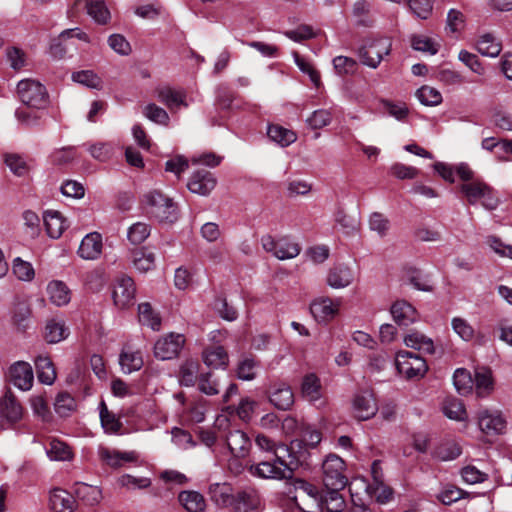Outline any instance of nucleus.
I'll return each instance as SVG.
<instances>
[{
  "instance_id": "nucleus-1",
  "label": "nucleus",
  "mask_w": 512,
  "mask_h": 512,
  "mask_svg": "<svg viewBox=\"0 0 512 512\" xmlns=\"http://www.w3.org/2000/svg\"><path fill=\"white\" fill-rule=\"evenodd\" d=\"M294 457L285 445H280L271 456L250 466L252 475L263 479L289 480L294 475Z\"/></svg>"
},
{
  "instance_id": "nucleus-2",
  "label": "nucleus",
  "mask_w": 512,
  "mask_h": 512,
  "mask_svg": "<svg viewBox=\"0 0 512 512\" xmlns=\"http://www.w3.org/2000/svg\"><path fill=\"white\" fill-rule=\"evenodd\" d=\"M392 42L387 37H368L363 41L359 49V57L362 64L377 68L384 56L391 52Z\"/></svg>"
},
{
  "instance_id": "nucleus-3",
  "label": "nucleus",
  "mask_w": 512,
  "mask_h": 512,
  "mask_svg": "<svg viewBox=\"0 0 512 512\" xmlns=\"http://www.w3.org/2000/svg\"><path fill=\"white\" fill-rule=\"evenodd\" d=\"M17 94L20 101L32 109H44L49 103V97L44 85L33 79H23L17 84Z\"/></svg>"
},
{
  "instance_id": "nucleus-4",
  "label": "nucleus",
  "mask_w": 512,
  "mask_h": 512,
  "mask_svg": "<svg viewBox=\"0 0 512 512\" xmlns=\"http://www.w3.org/2000/svg\"><path fill=\"white\" fill-rule=\"evenodd\" d=\"M149 213L159 222L173 223L178 218V209L173 200L159 191H151L145 195Z\"/></svg>"
},
{
  "instance_id": "nucleus-5",
  "label": "nucleus",
  "mask_w": 512,
  "mask_h": 512,
  "mask_svg": "<svg viewBox=\"0 0 512 512\" xmlns=\"http://www.w3.org/2000/svg\"><path fill=\"white\" fill-rule=\"evenodd\" d=\"M460 190L472 205L480 201L482 206L488 210H494L498 206V198L492 189L482 181L465 182L460 186Z\"/></svg>"
},
{
  "instance_id": "nucleus-6",
  "label": "nucleus",
  "mask_w": 512,
  "mask_h": 512,
  "mask_svg": "<svg viewBox=\"0 0 512 512\" xmlns=\"http://www.w3.org/2000/svg\"><path fill=\"white\" fill-rule=\"evenodd\" d=\"M261 245L266 252L279 260L293 259L301 251L299 244L286 236L275 239L271 235H264L261 237Z\"/></svg>"
},
{
  "instance_id": "nucleus-7",
  "label": "nucleus",
  "mask_w": 512,
  "mask_h": 512,
  "mask_svg": "<svg viewBox=\"0 0 512 512\" xmlns=\"http://www.w3.org/2000/svg\"><path fill=\"white\" fill-rule=\"evenodd\" d=\"M323 484L334 489H343L348 482L345 475V463L339 456L330 454L322 464Z\"/></svg>"
},
{
  "instance_id": "nucleus-8",
  "label": "nucleus",
  "mask_w": 512,
  "mask_h": 512,
  "mask_svg": "<svg viewBox=\"0 0 512 512\" xmlns=\"http://www.w3.org/2000/svg\"><path fill=\"white\" fill-rule=\"evenodd\" d=\"M296 489L298 494L295 496V502L300 510L303 512H321L324 491H320L316 486L306 481H299Z\"/></svg>"
},
{
  "instance_id": "nucleus-9",
  "label": "nucleus",
  "mask_w": 512,
  "mask_h": 512,
  "mask_svg": "<svg viewBox=\"0 0 512 512\" xmlns=\"http://www.w3.org/2000/svg\"><path fill=\"white\" fill-rule=\"evenodd\" d=\"M395 362L398 372L408 379L423 377L428 369L424 358L409 351H399Z\"/></svg>"
},
{
  "instance_id": "nucleus-10",
  "label": "nucleus",
  "mask_w": 512,
  "mask_h": 512,
  "mask_svg": "<svg viewBox=\"0 0 512 512\" xmlns=\"http://www.w3.org/2000/svg\"><path fill=\"white\" fill-rule=\"evenodd\" d=\"M185 344V337L179 333H169L159 338L154 345V355L160 360H170L178 356Z\"/></svg>"
},
{
  "instance_id": "nucleus-11",
  "label": "nucleus",
  "mask_w": 512,
  "mask_h": 512,
  "mask_svg": "<svg viewBox=\"0 0 512 512\" xmlns=\"http://www.w3.org/2000/svg\"><path fill=\"white\" fill-rule=\"evenodd\" d=\"M341 305V298L318 297L312 301L310 311L318 323H328L338 315Z\"/></svg>"
},
{
  "instance_id": "nucleus-12",
  "label": "nucleus",
  "mask_w": 512,
  "mask_h": 512,
  "mask_svg": "<svg viewBox=\"0 0 512 512\" xmlns=\"http://www.w3.org/2000/svg\"><path fill=\"white\" fill-rule=\"evenodd\" d=\"M352 412L359 421L371 419L378 412V404L372 391L357 393L352 400Z\"/></svg>"
},
{
  "instance_id": "nucleus-13",
  "label": "nucleus",
  "mask_w": 512,
  "mask_h": 512,
  "mask_svg": "<svg viewBox=\"0 0 512 512\" xmlns=\"http://www.w3.org/2000/svg\"><path fill=\"white\" fill-rule=\"evenodd\" d=\"M135 292V284L131 277L121 276L117 278L112 291L115 306L120 309H125L133 305Z\"/></svg>"
},
{
  "instance_id": "nucleus-14",
  "label": "nucleus",
  "mask_w": 512,
  "mask_h": 512,
  "mask_svg": "<svg viewBox=\"0 0 512 512\" xmlns=\"http://www.w3.org/2000/svg\"><path fill=\"white\" fill-rule=\"evenodd\" d=\"M269 402L278 410H289L294 404V393L291 386L284 381L271 383L268 389Z\"/></svg>"
},
{
  "instance_id": "nucleus-15",
  "label": "nucleus",
  "mask_w": 512,
  "mask_h": 512,
  "mask_svg": "<svg viewBox=\"0 0 512 512\" xmlns=\"http://www.w3.org/2000/svg\"><path fill=\"white\" fill-rule=\"evenodd\" d=\"M506 420L498 411L482 410L478 414V426L480 430L488 435L495 436L502 434L506 429Z\"/></svg>"
},
{
  "instance_id": "nucleus-16",
  "label": "nucleus",
  "mask_w": 512,
  "mask_h": 512,
  "mask_svg": "<svg viewBox=\"0 0 512 512\" xmlns=\"http://www.w3.org/2000/svg\"><path fill=\"white\" fill-rule=\"evenodd\" d=\"M217 180L214 174L206 169H199L195 171L188 183V189L195 194L207 196L215 188Z\"/></svg>"
},
{
  "instance_id": "nucleus-17",
  "label": "nucleus",
  "mask_w": 512,
  "mask_h": 512,
  "mask_svg": "<svg viewBox=\"0 0 512 512\" xmlns=\"http://www.w3.org/2000/svg\"><path fill=\"white\" fill-rule=\"evenodd\" d=\"M9 375L10 381L20 390L28 391L32 388L34 374L29 363L24 361L14 363L9 369Z\"/></svg>"
},
{
  "instance_id": "nucleus-18",
  "label": "nucleus",
  "mask_w": 512,
  "mask_h": 512,
  "mask_svg": "<svg viewBox=\"0 0 512 512\" xmlns=\"http://www.w3.org/2000/svg\"><path fill=\"white\" fill-rule=\"evenodd\" d=\"M0 416L9 425L19 422L23 417V407L10 391L0 399Z\"/></svg>"
},
{
  "instance_id": "nucleus-19",
  "label": "nucleus",
  "mask_w": 512,
  "mask_h": 512,
  "mask_svg": "<svg viewBox=\"0 0 512 512\" xmlns=\"http://www.w3.org/2000/svg\"><path fill=\"white\" fill-rule=\"evenodd\" d=\"M226 444L232 455L238 458L246 457L251 448V440L242 430L231 428L226 437Z\"/></svg>"
},
{
  "instance_id": "nucleus-20",
  "label": "nucleus",
  "mask_w": 512,
  "mask_h": 512,
  "mask_svg": "<svg viewBox=\"0 0 512 512\" xmlns=\"http://www.w3.org/2000/svg\"><path fill=\"white\" fill-rule=\"evenodd\" d=\"M157 99L170 111H175L181 106L188 107L184 90L174 89L170 86L159 87L155 91Z\"/></svg>"
},
{
  "instance_id": "nucleus-21",
  "label": "nucleus",
  "mask_w": 512,
  "mask_h": 512,
  "mask_svg": "<svg viewBox=\"0 0 512 512\" xmlns=\"http://www.w3.org/2000/svg\"><path fill=\"white\" fill-rule=\"evenodd\" d=\"M102 248V236L97 232H91L82 239L77 253L84 260H96L100 257Z\"/></svg>"
},
{
  "instance_id": "nucleus-22",
  "label": "nucleus",
  "mask_w": 512,
  "mask_h": 512,
  "mask_svg": "<svg viewBox=\"0 0 512 512\" xmlns=\"http://www.w3.org/2000/svg\"><path fill=\"white\" fill-rule=\"evenodd\" d=\"M301 395L308 402L321 406L324 404L322 400V386L320 379L313 373L303 377L301 383Z\"/></svg>"
},
{
  "instance_id": "nucleus-23",
  "label": "nucleus",
  "mask_w": 512,
  "mask_h": 512,
  "mask_svg": "<svg viewBox=\"0 0 512 512\" xmlns=\"http://www.w3.org/2000/svg\"><path fill=\"white\" fill-rule=\"evenodd\" d=\"M354 280L353 270L344 264L331 268L327 275V284L334 289H342L349 286Z\"/></svg>"
},
{
  "instance_id": "nucleus-24",
  "label": "nucleus",
  "mask_w": 512,
  "mask_h": 512,
  "mask_svg": "<svg viewBox=\"0 0 512 512\" xmlns=\"http://www.w3.org/2000/svg\"><path fill=\"white\" fill-rule=\"evenodd\" d=\"M394 321L400 326H408L418 318L416 309L405 300H397L391 307Z\"/></svg>"
},
{
  "instance_id": "nucleus-25",
  "label": "nucleus",
  "mask_w": 512,
  "mask_h": 512,
  "mask_svg": "<svg viewBox=\"0 0 512 512\" xmlns=\"http://www.w3.org/2000/svg\"><path fill=\"white\" fill-rule=\"evenodd\" d=\"M260 505V495L254 489L241 491L234 499V508L236 512H256Z\"/></svg>"
},
{
  "instance_id": "nucleus-26",
  "label": "nucleus",
  "mask_w": 512,
  "mask_h": 512,
  "mask_svg": "<svg viewBox=\"0 0 512 512\" xmlns=\"http://www.w3.org/2000/svg\"><path fill=\"white\" fill-rule=\"evenodd\" d=\"M98 455L106 465L112 468H118L125 462H133L137 459L135 452H120L117 450H111L106 447H100Z\"/></svg>"
},
{
  "instance_id": "nucleus-27",
  "label": "nucleus",
  "mask_w": 512,
  "mask_h": 512,
  "mask_svg": "<svg viewBox=\"0 0 512 512\" xmlns=\"http://www.w3.org/2000/svg\"><path fill=\"white\" fill-rule=\"evenodd\" d=\"M69 336V329L62 319L52 318L46 322L44 338L49 344H56Z\"/></svg>"
},
{
  "instance_id": "nucleus-28",
  "label": "nucleus",
  "mask_w": 512,
  "mask_h": 512,
  "mask_svg": "<svg viewBox=\"0 0 512 512\" xmlns=\"http://www.w3.org/2000/svg\"><path fill=\"white\" fill-rule=\"evenodd\" d=\"M44 225L49 237L58 239L68 227L66 219L60 212L48 210L43 215Z\"/></svg>"
},
{
  "instance_id": "nucleus-29",
  "label": "nucleus",
  "mask_w": 512,
  "mask_h": 512,
  "mask_svg": "<svg viewBox=\"0 0 512 512\" xmlns=\"http://www.w3.org/2000/svg\"><path fill=\"white\" fill-rule=\"evenodd\" d=\"M178 501L187 512H204L206 500L204 496L194 490H185L179 493Z\"/></svg>"
},
{
  "instance_id": "nucleus-30",
  "label": "nucleus",
  "mask_w": 512,
  "mask_h": 512,
  "mask_svg": "<svg viewBox=\"0 0 512 512\" xmlns=\"http://www.w3.org/2000/svg\"><path fill=\"white\" fill-rule=\"evenodd\" d=\"M46 291L49 300L56 306H64L70 302L71 291L62 281L53 280L49 282Z\"/></svg>"
},
{
  "instance_id": "nucleus-31",
  "label": "nucleus",
  "mask_w": 512,
  "mask_h": 512,
  "mask_svg": "<svg viewBox=\"0 0 512 512\" xmlns=\"http://www.w3.org/2000/svg\"><path fill=\"white\" fill-rule=\"evenodd\" d=\"M52 512H72L75 500L72 494L62 489H54L49 498Z\"/></svg>"
},
{
  "instance_id": "nucleus-32",
  "label": "nucleus",
  "mask_w": 512,
  "mask_h": 512,
  "mask_svg": "<svg viewBox=\"0 0 512 512\" xmlns=\"http://www.w3.org/2000/svg\"><path fill=\"white\" fill-rule=\"evenodd\" d=\"M35 367L38 380L46 385H51L56 379V370L52 360L47 355H39L35 359Z\"/></svg>"
},
{
  "instance_id": "nucleus-33",
  "label": "nucleus",
  "mask_w": 512,
  "mask_h": 512,
  "mask_svg": "<svg viewBox=\"0 0 512 512\" xmlns=\"http://www.w3.org/2000/svg\"><path fill=\"white\" fill-rule=\"evenodd\" d=\"M99 414L102 428L107 434H121L123 423L120 418L111 412L104 401L100 403Z\"/></svg>"
},
{
  "instance_id": "nucleus-34",
  "label": "nucleus",
  "mask_w": 512,
  "mask_h": 512,
  "mask_svg": "<svg viewBox=\"0 0 512 512\" xmlns=\"http://www.w3.org/2000/svg\"><path fill=\"white\" fill-rule=\"evenodd\" d=\"M121 369L124 373L138 371L143 366V358L140 351H134L130 347L122 350L119 358Z\"/></svg>"
},
{
  "instance_id": "nucleus-35",
  "label": "nucleus",
  "mask_w": 512,
  "mask_h": 512,
  "mask_svg": "<svg viewBox=\"0 0 512 512\" xmlns=\"http://www.w3.org/2000/svg\"><path fill=\"white\" fill-rule=\"evenodd\" d=\"M341 489H334L333 487H326L322 497L321 512H341L345 507V501L340 494Z\"/></svg>"
},
{
  "instance_id": "nucleus-36",
  "label": "nucleus",
  "mask_w": 512,
  "mask_h": 512,
  "mask_svg": "<svg viewBox=\"0 0 512 512\" xmlns=\"http://www.w3.org/2000/svg\"><path fill=\"white\" fill-rule=\"evenodd\" d=\"M404 344L412 349L419 350L424 353H434V343L431 338L421 332L412 331L404 337Z\"/></svg>"
},
{
  "instance_id": "nucleus-37",
  "label": "nucleus",
  "mask_w": 512,
  "mask_h": 512,
  "mask_svg": "<svg viewBox=\"0 0 512 512\" xmlns=\"http://www.w3.org/2000/svg\"><path fill=\"white\" fill-rule=\"evenodd\" d=\"M130 258L133 267L141 273L151 270L155 265L154 253L146 248L131 251Z\"/></svg>"
},
{
  "instance_id": "nucleus-38",
  "label": "nucleus",
  "mask_w": 512,
  "mask_h": 512,
  "mask_svg": "<svg viewBox=\"0 0 512 512\" xmlns=\"http://www.w3.org/2000/svg\"><path fill=\"white\" fill-rule=\"evenodd\" d=\"M203 362L212 368L225 367L228 364V354L221 346H210L202 353Z\"/></svg>"
},
{
  "instance_id": "nucleus-39",
  "label": "nucleus",
  "mask_w": 512,
  "mask_h": 512,
  "mask_svg": "<svg viewBox=\"0 0 512 512\" xmlns=\"http://www.w3.org/2000/svg\"><path fill=\"white\" fill-rule=\"evenodd\" d=\"M74 492L79 500L89 506L98 504L102 499L100 488L86 483H77Z\"/></svg>"
},
{
  "instance_id": "nucleus-40",
  "label": "nucleus",
  "mask_w": 512,
  "mask_h": 512,
  "mask_svg": "<svg viewBox=\"0 0 512 512\" xmlns=\"http://www.w3.org/2000/svg\"><path fill=\"white\" fill-rule=\"evenodd\" d=\"M46 454L53 461H69L73 457L71 448L65 442L56 438L49 441Z\"/></svg>"
},
{
  "instance_id": "nucleus-41",
  "label": "nucleus",
  "mask_w": 512,
  "mask_h": 512,
  "mask_svg": "<svg viewBox=\"0 0 512 512\" xmlns=\"http://www.w3.org/2000/svg\"><path fill=\"white\" fill-rule=\"evenodd\" d=\"M199 368L200 365L196 360H186L179 370V382L181 385L191 387L199 382Z\"/></svg>"
},
{
  "instance_id": "nucleus-42",
  "label": "nucleus",
  "mask_w": 512,
  "mask_h": 512,
  "mask_svg": "<svg viewBox=\"0 0 512 512\" xmlns=\"http://www.w3.org/2000/svg\"><path fill=\"white\" fill-rule=\"evenodd\" d=\"M442 411L446 417L456 421H465L467 412L463 402L454 397H447L442 405Z\"/></svg>"
},
{
  "instance_id": "nucleus-43",
  "label": "nucleus",
  "mask_w": 512,
  "mask_h": 512,
  "mask_svg": "<svg viewBox=\"0 0 512 512\" xmlns=\"http://www.w3.org/2000/svg\"><path fill=\"white\" fill-rule=\"evenodd\" d=\"M267 135L273 142L279 144L282 147L289 146L297 139L295 132L280 125H269Z\"/></svg>"
},
{
  "instance_id": "nucleus-44",
  "label": "nucleus",
  "mask_w": 512,
  "mask_h": 512,
  "mask_svg": "<svg viewBox=\"0 0 512 512\" xmlns=\"http://www.w3.org/2000/svg\"><path fill=\"white\" fill-rule=\"evenodd\" d=\"M477 50L484 56L497 57L502 50V45L492 34L487 33L477 41Z\"/></svg>"
},
{
  "instance_id": "nucleus-45",
  "label": "nucleus",
  "mask_w": 512,
  "mask_h": 512,
  "mask_svg": "<svg viewBox=\"0 0 512 512\" xmlns=\"http://www.w3.org/2000/svg\"><path fill=\"white\" fill-rule=\"evenodd\" d=\"M87 13L95 22L104 25L110 19V12L103 0H85Z\"/></svg>"
},
{
  "instance_id": "nucleus-46",
  "label": "nucleus",
  "mask_w": 512,
  "mask_h": 512,
  "mask_svg": "<svg viewBox=\"0 0 512 512\" xmlns=\"http://www.w3.org/2000/svg\"><path fill=\"white\" fill-rule=\"evenodd\" d=\"M211 500L218 506H228L232 503L231 488L228 484L214 483L209 486Z\"/></svg>"
},
{
  "instance_id": "nucleus-47",
  "label": "nucleus",
  "mask_w": 512,
  "mask_h": 512,
  "mask_svg": "<svg viewBox=\"0 0 512 512\" xmlns=\"http://www.w3.org/2000/svg\"><path fill=\"white\" fill-rule=\"evenodd\" d=\"M138 318L142 325H146L153 330H159L161 325V319L157 313H155L148 302L140 303L138 305Z\"/></svg>"
},
{
  "instance_id": "nucleus-48",
  "label": "nucleus",
  "mask_w": 512,
  "mask_h": 512,
  "mask_svg": "<svg viewBox=\"0 0 512 512\" xmlns=\"http://www.w3.org/2000/svg\"><path fill=\"white\" fill-rule=\"evenodd\" d=\"M415 96L425 106H438L443 100L440 91L428 85L420 87L416 91Z\"/></svg>"
},
{
  "instance_id": "nucleus-49",
  "label": "nucleus",
  "mask_w": 512,
  "mask_h": 512,
  "mask_svg": "<svg viewBox=\"0 0 512 512\" xmlns=\"http://www.w3.org/2000/svg\"><path fill=\"white\" fill-rule=\"evenodd\" d=\"M453 383L459 394L466 395L472 391L474 381L468 370L458 368L454 372Z\"/></svg>"
},
{
  "instance_id": "nucleus-50",
  "label": "nucleus",
  "mask_w": 512,
  "mask_h": 512,
  "mask_svg": "<svg viewBox=\"0 0 512 512\" xmlns=\"http://www.w3.org/2000/svg\"><path fill=\"white\" fill-rule=\"evenodd\" d=\"M411 46L414 50L435 55L440 48V44L434 39L425 35H413L411 37Z\"/></svg>"
},
{
  "instance_id": "nucleus-51",
  "label": "nucleus",
  "mask_w": 512,
  "mask_h": 512,
  "mask_svg": "<svg viewBox=\"0 0 512 512\" xmlns=\"http://www.w3.org/2000/svg\"><path fill=\"white\" fill-rule=\"evenodd\" d=\"M4 163L10 171L16 176H24L28 173L29 167L25 159L16 153H5L3 155Z\"/></svg>"
},
{
  "instance_id": "nucleus-52",
  "label": "nucleus",
  "mask_w": 512,
  "mask_h": 512,
  "mask_svg": "<svg viewBox=\"0 0 512 512\" xmlns=\"http://www.w3.org/2000/svg\"><path fill=\"white\" fill-rule=\"evenodd\" d=\"M335 222L341 228V230L347 234H354L358 231L360 222L356 217L348 215L344 210L339 209L335 215Z\"/></svg>"
},
{
  "instance_id": "nucleus-53",
  "label": "nucleus",
  "mask_w": 512,
  "mask_h": 512,
  "mask_svg": "<svg viewBox=\"0 0 512 512\" xmlns=\"http://www.w3.org/2000/svg\"><path fill=\"white\" fill-rule=\"evenodd\" d=\"M12 321L20 329H25L31 315V310L26 302H17L14 304L12 311Z\"/></svg>"
},
{
  "instance_id": "nucleus-54",
  "label": "nucleus",
  "mask_w": 512,
  "mask_h": 512,
  "mask_svg": "<svg viewBox=\"0 0 512 512\" xmlns=\"http://www.w3.org/2000/svg\"><path fill=\"white\" fill-rule=\"evenodd\" d=\"M150 233L151 228L149 224L137 222L129 227L127 238L132 244L138 245L143 243L149 237Z\"/></svg>"
},
{
  "instance_id": "nucleus-55",
  "label": "nucleus",
  "mask_w": 512,
  "mask_h": 512,
  "mask_svg": "<svg viewBox=\"0 0 512 512\" xmlns=\"http://www.w3.org/2000/svg\"><path fill=\"white\" fill-rule=\"evenodd\" d=\"M258 406V403L249 398V397H243L238 406L233 408L229 407L228 409H231L235 411L236 415L244 422H249L252 419V416L255 412L256 407Z\"/></svg>"
},
{
  "instance_id": "nucleus-56",
  "label": "nucleus",
  "mask_w": 512,
  "mask_h": 512,
  "mask_svg": "<svg viewBox=\"0 0 512 512\" xmlns=\"http://www.w3.org/2000/svg\"><path fill=\"white\" fill-rule=\"evenodd\" d=\"M461 454L460 446L452 441L440 444L435 452L434 456L441 461H450L456 459Z\"/></svg>"
},
{
  "instance_id": "nucleus-57",
  "label": "nucleus",
  "mask_w": 512,
  "mask_h": 512,
  "mask_svg": "<svg viewBox=\"0 0 512 512\" xmlns=\"http://www.w3.org/2000/svg\"><path fill=\"white\" fill-rule=\"evenodd\" d=\"M332 121V114L329 110H315L307 119L306 124L313 130L322 129Z\"/></svg>"
},
{
  "instance_id": "nucleus-58",
  "label": "nucleus",
  "mask_w": 512,
  "mask_h": 512,
  "mask_svg": "<svg viewBox=\"0 0 512 512\" xmlns=\"http://www.w3.org/2000/svg\"><path fill=\"white\" fill-rule=\"evenodd\" d=\"M55 411L62 417L68 416L76 407L74 398L66 393H59L54 403Z\"/></svg>"
},
{
  "instance_id": "nucleus-59",
  "label": "nucleus",
  "mask_w": 512,
  "mask_h": 512,
  "mask_svg": "<svg viewBox=\"0 0 512 512\" xmlns=\"http://www.w3.org/2000/svg\"><path fill=\"white\" fill-rule=\"evenodd\" d=\"M369 228L376 232L380 237L387 235L390 229V221L382 213L373 212L369 217Z\"/></svg>"
},
{
  "instance_id": "nucleus-60",
  "label": "nucleus",
  "mask_w": 512,
  "mask_h": 512,
  "mask_svg": "<svg viewBox=\"0 0 512 512\" xmlns=\"http://www.w3.org/2000/svg\"><path fill=\"white\" fill-rule=\"evenodd\" d=\"M72 80L88 88L99 89L101 87V79L91 70L74 72Z\"/></svg>"
},
{
  "instance_id": "nucleus-61",
  "label": "nucleus",
  "mask_w": 512,
  "mask_h": 512,
  "mask_svg": "<svg viewBox=\"0 0 512 512\" xmlns=\"http://www.w3.org/2000/svg\"><path fill=\"white\" fill-rule=\"evenodd\" d=\"M476 393L479 397H485L493 390V379L489 371L477 372L475 375Z\"/></svg>"
},
{
  "instance_id": "nucleus-62",
  "label": "nucleus",
  "mask_w": 512,
  "mask_h": 512,
  "mask_svg": "<svg viewBox=\"0 0 512 512\" xmlns=\"http://www.w3.org/2000/svg\"><path fill=\"white\" fill-rule=\"evenodd\" d=\"M453 331L464 341H471L474 338V328L467 320L461 317H454L451 321Z\"/></svg>"
},
{
  "instance_id": "nucleus-63",
  "label": "nucleus",
  "mask_w": 512,
  "mask_h": 512,
  "mask_svg": "<svg viewBox=\"0 0 512 512\" xmlns=\"http://www.w3.org/2000/svg\"><path fill=\"white\" fill-rule=\"evenodd\" d=\"M458 59L473 73L479 76L484 75L485 68L476 54L470 53L467 50H461L458 54Z\"/></svg>"
},
{
  "instance_id": "nucleus-64",
  "label": "nucleus",
  "mask_w": 512,
  "mask_h": 512,
  "mask_svg": "<svg viewBox=\"0 0 512 512\" xmlns=\"http://www.w3.org/2000/svg\"><path fill=\"white\" fill-rule=\"evenodd\" d=\"M143 114L151 121L161 124L168 125L169 123V115L163 108L157 106L154 103H150L145 106L143 110Z\"/></svg>"
}]
</instances>
